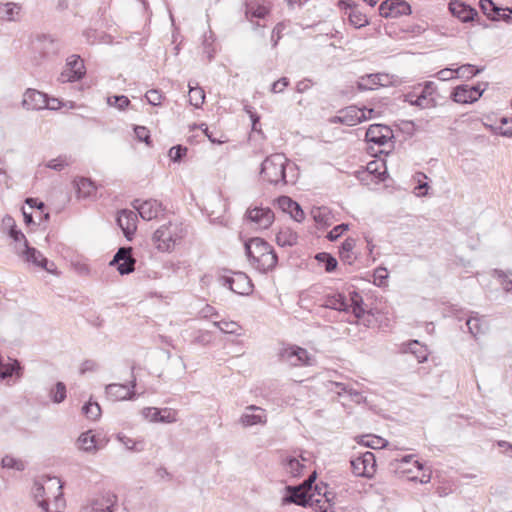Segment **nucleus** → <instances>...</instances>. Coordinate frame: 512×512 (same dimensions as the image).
<instances>
[{
    "mask_svg": "<svg viewBox=\"0 0 512 512\" xmlns=\"http://www.w3.org/2000/svg\"><path fill=\"white\" fill-rule=\"evenodd\" d=\"M189 87V102L195 108H200L205 100V92L204 90L198 86V83H195V86L192 85V82L188 83Z\"/></svg>",
    "mask_w": 512,
    "mask_h": 512,
    "instance_id": "obj_35",
    "label": "nucleus"
},
{
    "mask_svg": "<svg viewBox=\"0 0 512 512\" xmlns=\"http://www.w3.org/2000/svg\"><path fill=\"white\" fill-rule=\"evenodd\" d=\"M142 414L146 419H149L152 422H158V408L146 407L143 409Z\"/></svg>",
    "mask_w": 512,
    "mask_h": 512,
    "instance_id": "obj_64",
    "label": "nucleus"
},
{
    "mask_svg": "<svg viewBox=\"0 0 512 512\" xmlns=\"http://www.w3.org/2000/svg\"><path fill=\"white\" fill-rule=\"evenodd\" d=\"M62 489L59 488L57 492L48 490V500H39V507L44 512H62L66 506Z\"/></svg>",
    "mask_w": 512,
    "mask_h": 512,
    "instance_id": "obj_20",
    "label": "nucleus"
},
{
    "mask_svg": "<svg viewBox=\"0 0 512 512\" xmlns=\"http://www.w3.org/2000/svg\"><path fill=\"white\" fill-rule=\"evenodd\" d=\"M473 93L474 92L470 90V86L463 84L454 88L451 96L457 103L469 104L477 101Z\"/></svg>",
    "mask_w": 512,
    "mask_h": 512,
    "instance_id": "obj_29",
    "label": "nucleus"
},
{
    "mask_svg": "<svg viewBox=\"0 0 512 512\" xmlns=\"http://www.w3.org/2000/svg\"><path fill=\"white\" fill-rule=\"evenodd\" d=\"M239 422L243 427L265 424L267 422V416L264 409L255 405H250L246 407L244 413L240 417Z\"/></svg>",
    "mask_w": 512,
    "mask_h": 512,
    "instance_id": "obj_22",
    "label": "nucleus"
},
{
    "mask_svg": "<svg viewBox=\"0 0 512 512\" xmlns=\"http://www.w3.org/2000/svg\"><path fill=\"white\" fill-rule=\"evenodd\" d=\"M411 13L410 4L404 0H385L379 6V14L384 18H398Z\"/></svg>",
    "mask_w": 512,
    "mask_h": 512,
    "instance_id": "obj_12",
    "label": "nucleus"
},
{
    "mask_svg": "<svg viewBox=\"0 0 512 512\" xmlns=\"http://www.w3.org/2000/svg\"><path fill=\"white\" fill-rule=\"evenodd\" d=\"M79 448L85 452H92L97 449L95 436L90 431L82 433L78 438Z\"/></svg>",
    "mask_w": 512,
    "mask_h": 512,
    "instance_id": "obj_38",
    "label": "nucleus"
},
{
    "mask_svg": "<svg viewBox=\"0 0 512 512\" xmlns=\"http://www.w3.org/2000/svg\"><path fill=\"white\" fill-rule=\"evenodd\" d=\"M343 115L344 125L355 126L363 121L372 118L373 109L358 108L357 106H348L339 111Z\"/></svg>",
    "mask_w": 512,
    "mask_h": 512,
    "instance_id": "obj_16",
    "label": "nucleus"
},
{
    "mask_svg": "<svg viewBox=\"0 0 512 512\" xmlns=\"http://www.w3.org/2000/svg\"><path fill=\"white\" fill-rule=\"evenodd\" d=\"M466 325L468 327L469 332L474 336L484 333L486 329V324L477 316H471L467 319Z\"/></svg>",
    "mask_w": 512,
    "mask_h": 512,
    "instance_id": "obj_41",
    "label": "nucleus"
},
{
    "mask_svg": "<svg viewBox=\"0 0 512 512\" xmlns=\"http://www.w3.org/2000/svg\"><path fill=\"white\" fill-rule=\"evenodd\" d=\"M435 92L436 86L434 82H425L421 92L415 98L416 106L423 109L434 107L436 105Z\"/></svg>",
    "mask_w": 512,
    "mask_h": 512,
    "instance_id": "obj_26",
    "label": "nucleus"
},
{
    "mask_svg": "<svg viewBox=\"0 0 512 512\" xmlns=\"http://www.w3.org/2000/svg\"><path fill=\"white\" fill-rule=\"evenodd\" d=\"M245 252L250 263L261 273L272 271L278 256L273 247L260 237H254L245 242Z\"/></svg>",
    "mask_w": 512,
    "mask_h": 512,
    "instance_id": "obj_1",
    "label": "nucleus"
},
{
    "mask_svg": "<svg viewBox=\"0 0 512 512\" xmlns=\"http://www.w3.org/2000/svg\"><path fill=\"white\" fill-rule=\"evenodd\" d=\"M69 165L67 158L65 156H59L56 159H52L47 163V167L56 171L63 170L66 166Z\"/></svg>",
    "mask_w": 512,
    "mask_h": 512,
    "instance_id": "obj_57",
    "label": "nucleus"
},
{
    "mask_svg": "<svg viewBox=\"0 0 512 512\" xmlns=\"http://www.w3.org/2000/svg\"><path fill=\"white\" fill-rule=\"evenodd\" d=\"M158 422L174 423L177 421V412L171 408L158 409Z\"/></svg>",
    "mask_w": 512,
    "mask_h": 512,
    "instance_id": "obj_50",
    "label": "nucleus"
},
{
    "mask_svg": "<svg viewBox=\"0 0 512 512\" xmlns=\"http://www.w3.org/2000/svg\"><path fill=\"white\" fill-rule=\"evenodd\" d=\"M283 466L287 473L292 477H299L304 469V464L299 459L293 456H288L283 460Z\"/></svg>",
    "mask_w": 512,
    "mask_h": 512,
    "instance_id": "obj_36",
    "label": "nucleus"
},
{
    "mask_svg": "<svg viewBox=\"0 0 512 512\" xmlns=\"http://www.w3.org/2000/svg\"><path fill=\"white\" fill-rule=\"evenodd\" d=\"M145 97L149 104L153 106H158L162 103L163 94L161 93L160 90L151 89L146 92Z\"/></svg>",
    "mask_w": 512,
    "mask_h": 512,
    "instance_id": "obj_54",
    "label": "nucleus"
},
{
    "mask_svg": "<svg viewBox=\"0 0 512 512\" xmlns=\"http://www.w3.org/2000/svg\"><path fill=\"white\" fill-rule=\"evenodd\" d=\"M135 135L139 141L145 142L147 145L151 144L150 132L144 126H135Z\"/></svg>",
    "mask_w": 512,
    "mask_h": 512,
    "instance_id": "obj_59",
    "label": "nucleus"
},
{
    "mask_svg": "<svg viewBox=\"0 0 512 512\" xmlns=\"http://www.w3.org/2000/svg\"><path fill=\"white\" fill-rule=\"evenodd\" d=\"M22 106L27 110L55 109L45 93L31 88L25 91Z\"/></svg>",
    "mask_w": 512,
    "mask_h": 512,
    "instance_id": "obj_13",
    "label": "nucleus"
},
{
    "mask_svg": "<svg viewBox=\"0 0 512 512\" xmlns=\"http://www.w3.org/2000/svg\"><path fill=\"white\" fill-rule=\"evenodd\" d=\"M137 214L128 209L121 210L118 213L117 224L122 229L127 240H131L137 229Z\"/></svg>",
    "mask_w": 512,
    "mask_h": 512,
    "instance_id": "obj_21",
    "label": "nucleus"
},
{
    "mask_svg": "<svg viewBox=\"0 0 512 512\" xmlns=\"http://www.w3.org/2000/svg\"><path fill=\"white\" fill-rule=\"evenodd\" d=\"M437 78L441 81H447L458 77L456 74V69L444 68L437 73Z\"/></svg>",
    "mask_w": 512,
    "mask_h": 512,
    "instance_id": "obj_60",
    "label": "nucleus"
},
{
    "mask_svg": "<svg viewBox=\"0 0 512 512\" xmlns=\"http://www.w3.org/2000/svg\"><path fill=\"white\" fill-rule=\"evenodd\" d=\"M222 332L239 335L240 326L233 321H219L214 323Z\"/></svg>",
    "mask_w": 512,
    "mask_h": 512,
    "instance_id": "obj_49",
    "label": "nucleus"
},
{
    "mask_svg": "<svg viewBox=\"0 0 512 512\" xmlns=\"http://www.w3.org/2000/svg\"><path fill=\"white\" fill-rule=\"evenodd\" d=\"M350 463L353 474L359 477L371 478L376 471V458L370 451L351 459Z\"/></svg>",
    "mask_w": 512,
    "mask_h": 512,
    "instance_id": "obj_9",
    "label": "nucleus"
},
{
    "mask_svg": "<svg viewBox=\"0 0 512 512\" xmlns=\"http://www.w3.org/2000/svg\"><path fill=\"white\" fill-rule=\"evenodd\" d=\"M109 106L116 107L120 111H124L130 105V100L125 95H114L107 98Z\"/></svg>",
    "mask_w": 512,
    "mask_h": 512,
    "instance_id": "obj_46",
    "label": "nucleus"
},
{
    "mask_svg": "<svg viewBox=\"0 0 512 512\" xmlns=\"http://www.w3.org/2000/svg\"><path fill=\"white\" fill-rule=\"evenodd\" d=\"M484 70L483 67L476 68L472 64H464L458 68H456V74L458 78L470 79L473 76H476L480 72Z\"/></svg>",
    "mask_w": 512,
    "mask_h": 512,
    "instance_id": "obj_43",
    "label": "nucleus"
},
{
    "mask_svg": "<svg viewBox=\"0 0 512 512\" xmlns=\"http://www.w3.org/2000/svg\"><path fill=\"white\" fill-rule=\"evenodd\" d=\"M247 220L254 223L257 228L267 229L274 222V212L269 207H254L247 210Z\"/></svg>",
    "mask_w": 512,
    "mask_h": 512,
    "instance_id": "obj_14",
    "label": "nucleus"
},
{
    "mask_svg": "<svg viewBox=\"0 0 512 512\" xmlns=\"http://www.w3.org/2000/svg\"><path fill=\"white\" fill-rule=\"evenodd\" d=\"M349 229V225L346 223H341L332 228L331 231L327 234V239L329 241H336L345 231Z\"/></svg>",
    "mask_w": 512,
    "mask_h": 512,
    "instance_id": "obj_55",
    "label": "nucleus"
},
{
    "mask_svg": "<svg viewBox=\"0 0 512 512\" xmlns=\"http://www.w3.org/2000/svg\"><path fill=\"white\" fill-rule=\"evenodd\" d=\"M388 279V271L385 267H378L373 273V282L377 286H385Z\"/></svg>",
    "mask_w": 512,
    "mask_h": 512,
    "instance_id": "obj_52",
    "label": "nucleus"
},
{
    "mask_svg": "<svg viewBox=\"0 0 512 512\" xmlns=\"http://www.w3.org/2000/svg\"><path fill=\"white\" fill-rule=\"evenodd\" d=\"M288 159L282 153L272 154L262 162L260 176L261 178L272 185H286L288 184L286 167Z\"/></svg>",
    "mask_w": 512,
    "mask_h": 512,
    "instance_id": "obj_2",
    "label": "nucleus"
},
{
    "mask_svg": "<svg viewBox=\"0 0 512 512\" xmlns=\"http://www.w3.org/2000/svg\"><path fill=\"white\" fill-rule=\"evenodd\" d=\"M388 76L382 73L366 74L361 76L357 81V88L360 91L375 90L385 85Z\"/></svg>",
    "mask_w": 512,
    "mask_h": 512,
    "instance_id": "obj_25",
    "label": "nucleus"
},
{
    "mask_svg": "<svg viewBox=\"0 0 512 512\" xmlns=\"http://www.w3.org/2000/svg\"><path fill=\"white\" fill-rule=\"evenodd\" d=\"M188 149L182 145L173 146L169 150V157L174 162H179L186 155Z\"/></svg>",
    "mask_w": 512,
    "mask_h": 512,
    "instance_id": "obj_56",
    "label": "nucleus"
},
{
    "mask_svg": "<svg viewBox=\"0 0 512 512\" xmlns=\"http://www.w3.org/2000/svg\"><path fill=\"white\" fill-rule=\"evenodd\" d=\"M416 177H417L418 185L415 186L414 193L418 197L425 196L427 194L429 185L427 182L422 181V179H426L427 177L423 173H417Z\"/></svg>",
    "mask_w": 512,
    "mask_h": 512,
    "instance_id": "obj_53",
    "label": "nucleus"
},
{
    "mask_svg": "<svg viewBox=\"0 0 512 512\" xmlns=\"http://www.w3.org/2000/svg\"><path fill=\"white\" fill-rule=\"evenodd\" d=\"M182 230L177 224L169 222L160 226L153 234V242L162 252L171 251L182 238Z\"/></svg>",
    "mask_w": 512,
    "mask_h": 512,
    "instance_id": "obj_4",
    "label": "nucleus"
},
{
    "mask_svg": "<svg viewBox=\"0 0 512 512\" xmlns=\"http://www.w3.org/2000/svg\"><path fill=\"white\" fill-rule=\"evenodd\" d=\"M449 11L462 22L473 21L474 17L478 15L476 9L459 0L450 1Z\"/></svg>",
    "mask_w": 512,
    "mask_h": 512,
    "instance_id": "obj_23",
    "label": "nucleus"
},
{
    "mask_svg": "<svg viewBox=\"0 0 512 512\" xmlns=\"http://www.w3.org/2000/svg\"><path fill=\"white\" fill-rule=\"evenodd\" d=\"M408 351L415 356L419 363H423L428 358V350L427 347L417 340H413L407 345Z\"/></svg>",
    "mask_w": 512,
    "mask_h": 512,
    "instance_id": "obj_37",
    "label": "nucleus"
},
{
    "mask_svg": "<svg viewBox=\"0 0 512 512\" xmlns=\"http://www.w3.org/2000/svg\"><path fill=\"white\" fill-rule=\"evenodd\" d=\"M23 374V367L20 362L16 359H10V362L4 364L0 362V378L6 379L13 375L17 378H21Z\"/></svg>",
    "mask_w": 512,
    "mask_h": 512,
    "instance_id": "obj_31",
    "label": "nucleus"
},
{
    "mask_svg": "<svg viewBox=\"0 0 512 512\" xmlns=\"http://www.w3.org/2000/svg\"><path fill=\"white\" fill-rule=\"evenodd\" d=\"M324 308L333 309L340 312H348V303L341 293L328 294L323 297V302L320 305Z\"/></svg>",
    "mask_w": 512,
    "mask_h": 512,
    "instance_id": "obj_27",
    "label": "nucleus"
},
{
    "mask_svg": "<svg viewBox=\"0 0 512 512\" xmlns=\"http://www.w3.org/2000/svg\"><path fill=\"white\" fill-rule=\"evenodd\" d=\"M116 438L129 451L140 452V451L144 450V442L143 441H135V440L127 437L123 433H118Z\"/></svg>",
    "mask_w": 512,
    "mask_h": 512,
    "instance_id": "obj_40",
    "label": "nucleus"
},
{
    "mask_svg": "<svg viewBox=\"0 0 512 512\" xmlns=\"http://www.w3.org/2000/svg\"><path fill=\"white\" fill-rule=\"evenodd\" d=\"M288 495L284 497L285 503H294L302 507L314 505V497L308 494V491L303 486H287Z\"/></svg>",
    "mask_w": 512,
    "mask_h": 512,
    "instance_id": "obj_18",
    "label": "nucleus"
},
{
    "mask_svg": "<svg viewBox=\"0 0 512 512\" xmlns=\"http://www.w3.org/2000/svg\"><path fill=\"white\" fill-rule=\"evenodd\" d=\"M75 185L79 197L87 198L96 191V186L88 178L81 177L78 180H75Z\"/></svg>",
    "mask_w": 512,
    "mask_h": 512,
    "instance_id": "obj_34",
    "label": "nucleus"
},
{
    "mask_svg": "<svg viewBox=\"0 0 512 512\" xmlns=\"http://www.w3.org/2000/svg\"><path fill=\"white\" fill-rule=\"evenodd\" d=\"M350 302L348 310L351 309L357 319L363 318L366 314L369 315V312L363 307V298L358 292L353 291L350 293Z\"/></svg>",
    "mask_w": 512,
    "mask_h": 512,
    "instance_id": "obj_32",
    "label": "nucleus"
},
{
    "mask_svg": "<svg viewBox=\"0 0 512 512\" xmlns=\"http://www.w3.org/2000/svg\"><path fill=\"white\" fill-rule=\"evenodd\" d=\"M297 240V233L290 228H283L276 235V242L281 247L293 246L297 243Z\"/></svg>",
    "mask_w": 512,
    "mask_h": 512,
    "instance_id": "obj_33",
    "label": "nucleus"
},
{
    "mask_svg": "<svg viewBox=\"0 0 512 512\" xmlns=\"http://www.w3.org/2000/svg\"><path fill=\"white\" fill-rule=\"evenodd\" d=\"M362 443L366 447H370L372 449H380L386 445V441L383 438L378 437V436H373L370 441H367V442L362 441Z\"/></svg>",
    "mask_w": 512,
    "mask_h": 512,
    "instance_id": "obj_62",
    "label": "nucleus"
},
{
    "mask_svg": "<svg viewBox=\"0 0 512 512\" xmlns=\"http://www.w3.org/2000/svg\"><path fill=\"white\" fill-rule=\"evenodd\" d=\"M1 465L3 468L14 469L16 471H23L25 469V463L21 459L14 458L10 455H6L2 458Z\"/></svg>",
    "mask_w": 512,
    "mask_h": 512,
    "instance_id": "obj_47",
    "label": "nucleus"
},
{
    "mask_svg": "<svg viewBox=\"0 0 512 512\" xmlns=\"http://www.w3.org/2000/svg\"><path fill=\"white\" fill-rule=\"evenodd\" d=\"M340 4L345 5V9L349 8V12H347L348 19L355 28H361L368 25L369 22L367 16L362 13L355 5L348 4L345 1H341Z\"/></svg>",
    "mask_w": 512,
    "mask_h": 512,
    "instance_id": "obj_28",
    "label": "nucleus"
},
{
    "mask_svg": "<svg viewBox=\"0 0 512 512\" xmlns=\"http://www.w3.org/2000/svg\"><path fill=\"white\" fill-rule=\"evenodd\" d=\"M393 138L392 130L382 124L370 125L366 131L365 139L367 142L382 146Z\"/></svg>",
    "mask_w": 512,
    "mask_h": 512,
    "instance_id": "obj_19",
    "label": "nucleus"
},
{
    "mask_svg": "<svg viewBox=\"0 0 512 512\" xmlns=\"http://www.w3.org/2000/svg\"><path fill=\"white\" fill-rule=\"evenodd\" d=\"M20 11V7L15 3H6L0 7V18L13 21L15 20V15H17Z\"/></svg>",
    "mask_w": 512,
    "mask_h": 512,
    "instance_id": "obj_45",
    "label": "nucleus"
},
{
    "mask_svg": "<svg viewBox=\"0 0 512 512\" xmlns=\"http://www.w3.org/2000/svg\"><path fill=\"white\" fill-rule=\"evenodd\" d=\"M16 253L28 263H32L33 265L45 269L49 273H54L56 266L53 262H50L43 254L36 250L33 247H30L28 242L21 247H16Z\"/></svg>",
    "mask_w": 512,
    "mask_h": 512,
    "instance_id": "obj_8",
    "label": "nucleus"
},
{
    "mask_svg": "<svg viewBox=\"0 0 512 512\" xmlns=\"http://www.w3.org/2000/svg\"><path fill=\"white\" fill-rule=\"evenodd\" d=\"M131 378L130 386L119 383H112L107 385L105 388L107 397L113 401L133 399L135 396L134 388L136 387L134 366L131 367Z\"/></svg>",
    "mask_w": 512,
    "mask_h": 512,
    "instance_id": "obj_10",
    "label": "nucleus"
},
{
    "mask_svg": "<svg viewBox=\"0 0 512 512\" xmlns=\"http://www.w3.org/2000/svg\"><path fill=\"white\" fill-rule=\"evenodd\" d=\"M493 276L497 277L505 292H512V271L505 272L500 269L493 271Z\"/></svg>",
    "mask_w": 512,
    "mask_h": 512,
    "instance_id": "obj_42",
    "label": "nucleus"
},
{
    "mask_svg": "<svg viewBox=\"0 0 512 512\" xmlns=\"http://www.w3.org/2000/svg\"><path fill=\"white\" fill-rule=\"evenodd\" d=\"M83 413L87 418L97 420L101 415V408L96 402H88L82 408Z\"/></svg>",
    "mask_w": 512,
    "mask_h": 512,
    "instance_id": "obj_48",
    "label": "nucleus"
},
{
    "mask_svg": "<svg viewBox=\"0 0 512 512\" xmlns=\"http://www.w3.org/2000/svg\"><path fill=\"white\" fill-rule=\"evenodd\" d=\"M269 14V8L265 5L259 4L257 1H250L246 3L245 15L249 21L253 18L264 19Z\"/></svg>",
    "mask_w": 512,
    "mask_h": 512,
    "instance_id": "obj_30",
    "label": "nucleus"
},
{
    "mask_svg": "<svg viewBox=\"0 0 512 512\" xmlns=\"http://www.w3.org/2000/svg\"><path fill=\"white\" fill-rule=\"evenodd\" d=\"M479 4L482 12L492 20L495 14H499V11H502L491 0H480Z\"/></svg>",
    "mask_w": 512,
    "mask_h": 512,
    "instance_id": "obj_51",
    "label": "nucleus"
},
{
    "mask_svg": "<svg viewBox=\"0 0 512 512\" xmlns=\"http://www.w3.org/2000/svg\"><path fill=\"white\" fill-rule=\"evenodd\" d=\"M136 260L132 255L131 247H120L113 259L110 261V266H116L117 271L121 275H128L135 269Z\"/></svg>",
    "mask_w": 512,
    "mask_h": 512,
    "instance_id": "obj_11",
    "label": "nucleus"
},
{
    "mask_svg": "<svg viewBox=\"0 0 512 512\" xmlns=\"http://www.w3.org/2000/svg\"><path fill=\"white\" fill-rule=\"evenodd\" d=\"M278 360L290 367L312 366L315 359L308 351L297 345H285L278 351Z\"/></svg>",
    "mask_w": 512,
    "mask_h": 512,
    "instance_id": "obj_3",
    "label": "nucleus"
},
{
    "mask_svg": "<svg viewBox=\"0 0 512 512\" xmlns=\"http://www.w3.org/2000/svg\"><path fill=\"white\" fill-rule=\"evenodd\" d=\"M59 488H63V483L60 478L56 476L46 477L43 480L35 481L32 488L33 497L39 505V500H48V490H54L57 492Z\"/></svg>",
    "mask_w": 512,
    "mask_h": 512,
    "instance_id": "obj_15",
    "label": "nucleus"
},
{
    "mask_svg": "<svg viewBox=\"0 0 512 512\" xmlns=\"http://www.w3.org/2000/svg\"><path fill=\"white\" fill-rule=\"evenodd\" d=\"M118 509V497L113 492H105L90 499L79 512H116Z\"/></svg>",
    "mask_w": 512,
    "mask_h": 512,
    "instance_id": "obj_5",
    "label": "nucleus"
},
{
    "mask_svg": "<svg viewBox=\"0 0 512 512\" xmlns=\"http://www.w3.org/2000/svg\"><path fill=\"white\" fill-rule=\"evenodd\" d=\"M218 281L238 295H249L253 291L251 279L243 272H235L232 276L222 275Z\"/></svg>",
    "mask_w": 512,
    "mask_h": 512,
    "instance_id": "obj_7",
    "label": "nucleus"
},
{
    "mask_svg": "<svg viewBox=\"0 0 512 512\" xmlns=\"http://www.w3.org/2000/svg\"><path fill=\"white\" fill-rule=\"evenodd\" d=\"M315 259L324 265L325 271L328 273L333 272L337 268L338 262L336 258L327 252L317 253Z\"/></svg>",
    "mask_w": 512,
    "mask_h": 512,
    "instance_id": "obj_39",
    "label": "nucleus"
},
{
    "mask_svg": "<svg viewBox=\"0 0 512 512\" xmlns=\"http://www.w3.org/2000/svg\"><path fill=\"white\" fill-rule=\"evenodd\" d=\"M289 85V79L282 77L272 84L271 91L273 93L282 92Z\"/></svg>",
    "mask_w": 512,
    "mask_h": 512,
    "instance_id": "obj_63",
    "label": "nucleus"
},
{
    "mask_svg": "<svg viewBox=\"0 0 512 512\" xmlns=\"http://www.w3.org/2000/svg\"><path fill=\"white\" fill-rule=\"evenodd\" d=\"M278 207L289 215L297 222H301L305 218L304 211L301 206L288 196H280L277 199Z\"/></svg>",
    "mask_w": 512,
    "mask_h": 512,
    "instance_id": "obj_24",
    "label": "nucleus"
},
{
    "mask_svg": "<svg viewBox=\"0 0 512 512\" xmlns=\"http://www.w3.org/2000/svg\"><path fill=\"white\" fill-rule=\"evenodd\" d=\"M86 74L84 61L79 55L73 54L66 59L65 66L58 76L60 83L76 82Z\"/></svg>",
    "mask_w": 512,
    "mask_h": 512,
    "instance_id": "obj_6",
    "label": "nucleus"
},
{
    "mask_svg": "<svg viewBox=\"0 0 512 512\" xmlns=\"http://www.w3.org/2000/svg\"><path fill=\"white\" fill-rule=\"evenodd\" d=\"M66 385L63 382H57L49 392V396L54 403H61L66 398Z\"/></svg>",
    "mask_w": 512,
    "mask_h": 512,
    "instance_id": "obj_44",
    "label": "nucleus"
},
{
    "mask_svg": "<svg viewBox=\"0 0 512 512\" xmlns=\"http://www.w3.org/2000/svg\"><path fill=\"white\" fill-rule=\"evenodd\" d=\"M284 29V25L283 23H278L272 30V34H271V42H272V46L273 47H276L278 45V42L279 40L281 39L282 37V31Z\"/></svg>",
    "mask_w": 512,
    "mask_h": 512,
    "instance_id": "obj_61",
    "label": "nucleus"
},
{
    "mask_svg": "<svg viewBox=\"0 0 512 512\" xmlns=\"http://www.w3.org/2000/svg\"><path fill=\"white\" fill-rule=\"evenodd\" d=\"M132 205L134 209L139 213L141 218L147 221L157 218V216L163 210L162 203L155 199H149L145 201L135 199Z\"/></svg>",
    "mask_w": 512,
    "mask_h": 512,
    "instance_id": "obj_17",
    "label": "nucleus"
},
{
    "mask_svg": "<svg viewBox=\"0 0 512 512\" xmlns=\"http://www.w3.org/2000/svg\"><path fill=\"white\" fill-rule=\"evenodd\" d=\"M9 236L16 242L15 248H22V245L25 244V242H28L25 235L21 230H18L16 226L12 229H9Z\"/></svg>",
    "mask_w": 512,
    "mask_h": 512,
    "instance_id": "obj_58",
    "label": "nucleus"
}]
</instances>
